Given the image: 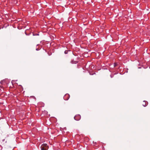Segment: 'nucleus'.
<instances>
[{
  "label": "nucleus",
  "instance_id": "nucleus-2",
  "mask_svg": "<svg viewBox=\"0 0 150 150\" xmlns=\"http://www.w3.org/2000/svg\"><path fill=\"white\" fill-rule=\"evenodd\" d=\"M81 118V115H76L74 117V119L77 121L79 120Z\"/></svg>",
  "mask_w": 150,
  "mask_h": 150
},
{
  "label": "nucleus",
  "instance_id": "nucleus-3",
  "mask_svg": "<svg viewBox=\"0 0 150 150\" xmlns=\"http://www.w3.org/2000/svg\"><path fill=\"white\" fill-rule=\"evenodd\" d=\"M70 98V95L69 94L67 93L64 96V99L65 100H68Z\"/></svg>",
  "mask_w": 150,
  "mask_h": 150
},
{
  "label": "nucleus",
  "instance_id": "nucleus-8",
  "mask_svg": "<svg viewBox=\"0 0 150 150\" xmlns=\"http://www.w3.org/2000/svg\"><path fill=\"white\" fill-rule=\"evenodd\" d=\"M68 51H67V50H65L64 52V53L65 54H67L68 53Z\"/></svg>",
  "mask_w": 150,
  "mask_h": 150
},
{
  "label": "nucleus",
  "instance_id": "nucleus-1",
  "mask_svg": "<svg viewBox=\"0 0 150 150\" xmlns=\"http://www.w3.org/2000/svg\"><path fill=\"white\" fill-rule=\"evenodd\" d=\"M40 149L41 150H47L48 146L46 144H43L40 146Z\"/></svg>",
  "mask_w": 150,
  "mask_h": 150
},
{
  "label": "nucleus",
  "instance_id": "nucleus-4",
  "mask_svg": "<svg viewBox=\"0 0 150 150\" xmlns=\"http://www.w3.org/2000/svg\"><path fill=\"white\" fill-rule=\"evenodd\" d=\"M148 102L145 101V100L143 102L142 105L143 106L146 107L148 105Z\"/></svg>",
  "mask_w": 150,
  "mask_h": 150
},
{
  "label": "nucleus",
  "instance_id": "nucleus-9",
  "mask_svg": "<svg viewBox=\"0 0 150 150\" xmlns=\"http://www.w3.org/2000/svg\"><path fill=\"white\" fill-rule=\"evenodd\" d=\"M5 139H3V140H2V142H4V141H5Z\"/></svg>",
  "mask_w": 150,
  "mask_h": 150
},
{
  "label": "nucleus",
  "instance_id": "nucleus-6",
  "mask_svg": "<svg viewBox=\"0 0 150 150\" xmlns=\"http://www.w3.org/2000/svg\"><path fill=\"white\" fill-rule=\"evenodd\" d=\"M118 65L117 63H115L114 64V67H116Z\"/></svg>",
  "mask_w": 150,
  "mask_h": 150
},
{
  "label": "nucleus",
  "instance_id": "nucleus-5",
  "mask_svg": "<svg viewBox=\"0 0 150 150\" xmlns=\"http://www.w3.org/2000/svg\"><path fill=\"white\" fill-rule=\"evenodd\" d=\"M78 62L77 61H74V60H71V63L72 64H76Z\"/></svg>",
  "mask_w": 150,
  "mask_h": 150
},
{
  "label": "nucleus",
  "instance_id": "nucleus-10",
  "mask_svg": "<svg viewBox=\"0 0 150 150\" xmlns=\"http://www.w3.org/2000/svg\"><path fill=\"white\" fill-rule=\"evenodd\" d=\"M110 77L111 78H112L113 77V76H112L111 75H110Z\"/></svg>",
  "mask_w": 150,
  "mask_h": 150
},
{
  "label": "nucleus",
  "instance_id": "nucleus-7",
  "mask_svg": "<svg viewBox=\"0 0 150 150\" xmlns=\"http://www.w3.org/2000/svg\"><path fill=\"white\" fill-rule=\"evenodd\" d=\"M20 86L21 88V91H23V88L22 86Z\"/></svg>",
  "mask_w": 150,
  "mask_h": 150
}]
</instances>
